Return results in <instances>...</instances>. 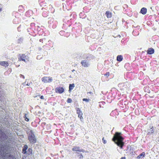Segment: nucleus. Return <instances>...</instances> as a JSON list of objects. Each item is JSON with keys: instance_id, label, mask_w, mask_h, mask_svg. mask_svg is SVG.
Instances as JSON below:
<instances>
[{"instance_id": "obj_1", "label": "nucleus", "mask_w": 159, "mask_h": 159, "mask_svg": "<svg viewBox=\"0 0 159 159\" xmlns=\"http://www.w3.org/2000/svg\"><path fill=\"white\" fill-rule=\"evenodd\" d=\"M81 59H83L80 62L82 66L84 67H88L90 66V63L89 61L94 58V56L89 53H84L80 56Z\"/></svg>"}, {"instance_id": "obj_2", "label": "nucleus", "mask_w": 159, "mask_h": 159, "mask_svg": "<svg viewBox=\"0 0 159 159\" xmlns=\"http://www.w3.org/2000/svg\"><path fill=\"white\" fill-rule=\"evenodd\" d=\"M122 134L121 133L116 132L114 135L112 140L114 142L117 146L122 149L124 144L123 142L124 138L121 136Z\"/></svg>"}, {"instance_id": "obj_3", "label": "nucleus", "mask_w": 159, "mask_h": 159, "mask_svg": "<svg viewBox=\"0 0 159 159\" xmlns=\"http://www.w3.org/2000/svg\"><path fill=\"white\" fill-rule=\"evenodd\" d=\"M42 15L44 17H47L49 13H53L54 9L51 5H49L46 7H43L41 9Z\"/></svg>"}, {"instance_id": "obj_4", "label": "nucleus", "mask_w": 159, "mask_h": 159, "mask_svg": "<svg viewBox=\"0 0 159 159\" xmlns=\"http://www.w3.org/2000/svg\"><path fill=\"white\" fill-rule=\"evenodd\" d=\"M26 129L25 131L28 134V139L30 143L33 144L35 143L36 142V139L33 132L28 128H26Z\"/></svg>"}, {"instance_id": "obj_5", "label": "nucleus", "mask_w": 159, "mask_h": 159, "mask_svg": "<svg viewBox=\"0 0 159 159\" xmlns=\"http://www.w3.org/2000/svg\"><path fill=\"white\" fill-rule=\"evenodd\" d=\"M7 152V150L0 146V157L3 159H9L10 154Z\"/></svg>"}, {"instance_id": "obj_6", "label": "nucleus", "mask_w": 159, "mask_h": 159, "mask_svg": "<svg viewBox=\"0 0 159 159\" xmlns=\"http://www.w3.org/2000/svg\"><path fill=\"white\" fill-rule=\"evenodd\" d=\"M48 23L49 28L54 29L57 27V22L56 20H54V18H51L48 19Z\"/></svg>"}, {"instance_id": "obj_7", "label": "nucleus", "mask_w": 159, "mask_h": 159, "mask_svg": "<svg viewBox=\"0 0 159 159\" xmlns=\"http://www.w3.org/2000/svg\"><path fill=\"white\" fill-rule=\"evenodd\" d=\"M20 61H24L26 62L29 61V57L27 55H25V54H22L20 57L19 58Z\"/></svg>"}, {"instance_id": "obj_8", "label": "nucleus", "mask_w": 159, "mask_h": 159, "mask_svg": "<svg viewBox=\"0 0 159 159\" xmlns=\"http://www.w3.org/2000/svg\"><path fill=\"white\" fill-rule=\"evenodd\" d=\"M30 29H32L33 31H39L40 30V28L38 26H35L34 23H31L30 24Z\"/></svg>"}, {"instance_id": "obj_9", "label": "nucleus", "mask_w": 159, "mask_h": 159, "mask_svg": "<svg viewBox=\"0 0 159 159\" xmlns=\"http://www.w3.org/2000/svg\"><path fill=\"white\" fill-rule=\"evenodd\" d=\"M42 80L44 83L51 82L52 81V79L49 77H44L42 78Z\"/></svg>"}, {"instance_id": "obj_10", "label": "nucleus", "mask_w": 159, "mask_h": 159, "mask_svg": "<svg viewBox=\"0 0 159 159\" xmlns=\"http://www.w3.org/2000/svg\"><path fill=\"white\" fill-rule=\"evenodd\" d=\"M55 91L56 93L61 94L64 92V89L62 87H58L55 89Z\"/></svg>"}, {"instance_id": "obj_11", "label": "nucleus", "mask_w": 159, "mask_h": 159, "mask_svg": "<svg viewBox=\"0 0 159 159\" xmlns=\"http://www.w3.org/2000/svg\"><path fill=\"white\" fill-rule=\"evenodd\" d=\"M39 2L40 6L43 7H46L48 5H47V4L44 0H39Z\"/></svg>"}, {"instance_id": "obj_12", "label": "nucleus", "mask_w": 159, "mask_h": 159, "mask_svg": "<svg viewBox=\"0 0 159 159\" xmlns=\"http://www.w3.org/2000/svg\"><path fill=\"white\" fill-rule=\"evenodd\" d=\"M72 150L73 151H78L80 152H85V151L82 149H81L80 147L75 146L72 148Z\"/></svg>"}, {"instance_id": "obj_13", "label": "nucleus", "mask_w": 159, "mask_h": 159, "mask_svg": "<svg viewBox=\"0 0 159 159\" xmlns=\"http://www.w3.org/2000/svg\"><path fill=\"white\" fill-rule=\"evenodd\" d=\"M7 138V136L6 134L2 132L1 130L0 129V139H5Z\"/></svg>"}, {"instance_id": "obj_14", "label": "nucleus", "mask_w": 159, "mask_h": 159, "mask_svg": "<svg viewBox=\"0 0 159 159\" xmlns=\"http://www.w3.org/2000/svg\"><path fill=\"white\" fill-rule=\"evenodd\" d=\"M77 113L78 114V116L80 119L81 120L83 119V117L82 116L83 113L82 111L80 110L79 108H78L77 109Z\"/></svg>"}, {"instance_id": "obj_15", "label": "nucleus", "mask_w": 159, "mask_h": 159, "mask_svg": "<svg viewBox=\"0 0 159 159\" xmlns=\"http://www.w3.org/2000/svg\"><path fill=\"white\" fill-rule=\"evenodd\" d=\"M150 129H148L147 131V134L151 135L154 133V129L153 126H152L151 127H150Z\"/></svg>"}, {"instance_id": "obj_16", "label": "nucleus", "mask_w": 159, "mask_h": 159, "mask_svg": "<svg viewBox=\"0 0 159 159\" xmlns=\"http://www.w3.org/2000/svg\"><path fill=\"white\" fill-rule=\"evenodd\" d=\"M147 12V8L145 7H143L141 9L140 13L143 15H145L146 14Z\"/></svg>"}, {"instance_id": "obj_17", "label": "nucleus", "mask_w": 159, "mask_h": 159, "mask_svg": "<svg viewBox=\"0 0 159 159\" xmlns=\"http://www.w3.org/2000/svg\"><path fill=\"white\" fill-rule=\"evenodd\" d=\"M154 52V50L152 48H148L147 51V52L148 54L151 55L153 54Z\"/></svg>"}, {"instance_id": "obj_18", "label": "nucleus", "mask_w": 159, "mask_h": 159, "mask_svg": "<svg viewBox=\"0 0 159 159\" xmlns=\"http://www.w3.org/2000/svg\"><path fill=\"white\" fill-rule=\"evenodd\" d=\"M13 16H14L15 18H19V16H20V14L17 12L14 11L12 13Z\"/></svg>"}, {"instance_id": "obj_19", "label": "nucleus", "mask_w": 159, "mask_h": 159, "mask_svg": "<svg viewBox=\"0 0 159 159\" xmlns=\"http://www.w3.org/2000/svg\"><path fill=\"white\" fill-rule=\"evenodd\" d=\"M20 21V19L18 18H15L13 20V22L14 24H17Z\"/></svg>"}, {"instance_id": "obj_20", "label": "nucleus", "mask_w": 159, "mask_h": 159, "mask_svg": "<svg viewBox=\"0 0 159 159\" xmlns=\"http://www.w3.org/2000/svg\"><path fill=\"white\" fill-rule=\"evenodd\" d=\"M28 148V146L25 145L24 146L23 148L22 149V152L24 154H26L27 153L26 150Z\"/></svg>"}, {"instance_id": "obj_21", "label": "nucleus", "mask_w": 159, "mask_h": 159, "mask_svg": "<svg viewBox=\"0 0 159 159\" xmlns=\"http://www.w3.org/2000/svg\"><path fill=\"white\" fill-rule=\"evenodd\" d=\"M0 64L2 66L5 67L7 66L8 65V63L7 61H2L0 62Z\"/></svg>"}, {"instance_id": "obj_22", "label": "nucleus", "mask_w": 159, "mask_h": 159, "mask_svg": "<svg viewBox=\"0 0 159 159\" xmlns=\"http://www.w3.org/2000/svg\"><path fill=\"white\" fill-rule=\"evenodd\" d=\"M105 15L108 18H111L112 16V14L109 11H107L106 12Z\"/></svg>"}, {"instance_id": "obj_23", "label": "nucleus", "mask_w": 159, "mask_h": 159, "mask_svg": "<svg viewBox=\"0 0 159 159\" xmlns=\"http://www.w3.org/2000/svg\"><path fill=\"white\" fill-rule=\"evenodd\" d=\"M46 45L49 46L51 47H52L53 46V43L51 40L48 41V42L46 43Z\"/></svg>"}, {"instance_id": "obj_24", "label": "nucleus", "mask_w": 159, "mask_h": 159, "mask_svg": "<svg viewBox=\"0 0 159 159\" xmlns=\"http://www.w3.org/2000/svg\"><path fill=\"white\" fill-rule=\"evenodd\" d=\"M75 87V85L74 84H70L69 86V92L70 93L72 90Z\"/></svg>"}, {"instance_id": "obj_25", "label": "nucleus", "mask_w": 159, "mask_h": 159, "mask_svg": "<svg viewBox=\"0 0 159 159\" xmlns=\"http://www.w3.org/2000/svg\"><path fill=\"white\" fill-rule=\"evenodd\" d=\"M117 60L119 62H120L121 61L123 60V57L122 55H118L117 57Z\"/></svg>"}, {"instance_id": "obj_26", "label": "nucleus", "mask_w": 159, "mask_h": 159, "mask_svg": "<svg viewBox=\"0 0 159 159\" xmlns=\"http://www.w3.org/2000/svg\"><path fill=\"white\" fill-rule=\"evenodd\" d=\"M145 152H142L141 154H139L138 157H137V159H139L141 157H143L145 156Z\"/></svg>"}, {"instance_id": "obj_27", "label": "nucleus", "mask_w": 159, "mask_h": 159, "mask_svg": "<svg viewBox=\"0 0 159 159\" xmlns=\"http://www.w3.org/2000/svg\"><path fill=\"white\" fill-rule=\"evenodd\" d=\"M32 149L31 148H29L28 149L27 153L26 154L28 155H30L31 154H32Z\"/></svg>"}, {"instance_id": "obj_28", "label": "nucleus", "mask_w": 159, "mask_h": 159, "mask_svg": "<svg viewBox=\"0 0 159 159\" xmlns=\"http://www.w3.org/2000/svg\"><path fill=\"white\" fill-rule=\"evenodd\" d=\"M139 34V33L137 31L134 30L132 32V34L134 36H137Z\"/></svg>"}, {"instance_id": "obj_29", "label": "nucleus", "mask_w": 159, "mask_h": 159, "mask_svg": "<svg viewBox=\"0 0 159 159\" xmlns=\"http://www.w3.org/2000/svg\"><path fill=\"white\" fill-rule=\"evenodd\" d=\"M23 38L22 37H20L17 40V42L18 43H20L23 42Z\"/></svg>"}, {"instance_id": "obj_30", "label": "nucleus", "mask_w": 159, "mask_h": 159, "mask_svg": "<svg viewBox=\"0 0 159 159\" xmlns=\"http://www.w3.org/2000/svg\"><path fill=\"white\" fill-rule=\"evenodd\" d=\"M105 104V102L102 101L99 102V106L100 108L103 107V106Z\"/></svg>"}, {"instance_id": "obj_31", "label": "nucleus", "mask_w": 159, "mask_h": 159, "mask_svg": "<svg viewBox=\"0 0 159 159\" xmlns=\"http://www.w3.org/2000/svg\"><path fill=\"white\" fill-rule=\"evenodd\" d=\"M68 103H70L72 102V100L70 98H68L66 101Z\"/></svg>"}, {"instance_id": "obj_32", "label": "nucleus", "mask_w": 159, "mask_h": 159, "mask_svg": "<svg viewBox=\"0 0 159 159\" xmlns=\"http://www.w3.org/2000/svg\"><path fill=\"white\" fill-rule=\"evenodd\" d=\"M26 114H25V115L24 117L25 119V120L27 121H28L29 120V119L26 117Z\"/></svg>"}, {"instance_id": "obj_33", "label": "nucleus", "mask_w": 159, "mask_h": 159, "mask_svg": "<svg viewBox=\"0 0 159 159\" xmlns=\"http://www.w3.org/2000/svg\"><path fill=\"white\" fill-rule=\"evenodd\" d=\"M11 159H18V158L15 156L11 155Z\"/></svg>"}, {"instance_id": "obj_34", "label": "nucleus", "mask_w": 159, "mask_h": 159, "mask_svg": "<svg viewBox=\"0 0 159 159\" xmlns=\"http://www.w3.org/2000/svg\"><path fill=\"white\" fill-rule=\"evenodd\" d=\"M59 34L61 35H64L65 34V32L64 31H61L59 33Z\"/></svg>"}, {"instance_id": "obj_35", "label": "nucleus", "mask_w": 159, "mask_h": 159, "mask_svg": "<svg viewBox=\"0 0 159 159\" xmlns=\"http://www.w3.org/2000/svg\"><path fill=\"white\" fill-rule=\"evenodd\" d=\"M43 48H44V49H50V48L49 47H48L47 46H46V45H43Z\"/></svg>"}, {"instance_id": "obj_36", "label": "nucleus", "mask_w": 159, "mask_h": 159, "mask_svg": "<svg viewBox=\"0 0 159 159\" xmlns=\"http://www.w3.org/2000/svg\"><path fill=\"white\" fill-rule=\"evenodd\" d=\"M83 101H86L87 102H89L90 101L89 99H87V98H83Z\"/></svg>"}, {"instance_id": "obj_37", "label": "nucleus", "mask_w": 159, "mask_h": 159, "mask_svg": "<svg viewBox=\"0 0 159 159\" xmlns=\"http://www.w3.org/2000/svg\"><path fill=\"white\" fill-rule=\"evenodd\" d=\"M78 157L80 159H82L83 158V156L81 154H80L78 155Z\"/></svg>"}, {"instance_id": "obj_38", "label": "nucleus", "mask_w": 159, "mask_h": 159, "mask_svg": "<svg viewBox=\"0 0 159 159\" xmlns=\"http://www.w3.org/2000/svg\"><path fill=\"white\" fill-rule=\"evenodd\" d=\"M102 140L103 143L104 144H106L107 143V141L104 139V138H103L102 139Z\"/></svg>"}, {"instance_id": "obj_39", "label": "nucleus", "mask_w": 159, "mask_h": 159, "mask_svg": "<svg viewBox=\"0 0 159 159\" xmlns=\"http://www.w3.org/2000/svg\"><path fill=\"white\" fill-rule=\"evenodd\" d=\"M110 75V73L109 72H106V74L105 75V76L108 77Z\"/></svg>"}, {"instance_id": "obj_40", "label": "nucleus", "mask_w": 159, "mask_h": 159, "mask_svg": "<svg viewBox=\"0 0 159 159\" xmlns=\"http://www.w3.org/2000/svg\"><path fill=\"white\" fill-rule=\"evenodd\" d=\"M42 57H40V56H38L37 57V59H40L41 58H42Z\"/></svg>"}, {"instance_id": "obj_41", "label": "nucleus", "mask_w": 159, "mask_h": 159, "mask_svg": "<svg viewBox=\"0 0 159 159\" xmlns=\"http://www.w3.org/2000/svg\"><path fill=\"white\" fill-rule=\"evenodd\" d=\"M20 78H22L23 79H25V76L24 75L21 74H20Z\"/></svg>"}, {"instance_id": "obj_42", "label": "nucleus", "mask_w": 159, "mask_h": 159, "mask_svg": "<svg viewBox=\"0 0 159 159\" xmlns=\"http://www.w3.org/2000/svg\"><path fill=\"white\" fill-rule=\"evenodd\" d=\"M20 25L19 26H18L17 28V30L18 31L20 32L21 31L20 30Z\"/></svg>"}, {"instance_id": "obj_43", "label": "nucleus", "mask_w": 159, "mask_h": 159, "mask_svg": "<svg viewBox=\"0 0 159 159\" xmlns=\"http://www.w3.org/2000/svg\"><path fill=\"white\" fill-rule=\"evenodd\" d=\"M43 40H45L44 39H39V42H42L43 43Z\"/></svg>"}, {"instance_id": "obj_44", "label": "nucleus", "mask_w": 159, "mask_h": 159, "mask_svg": "<svg viewBox=\"0 0 159 159\" xmlns=\"http://www.w3.org/2000/svg\"><path fill=\"white\" fill-rule=\"evenodd\" d=\"M42 49V48L41 47H39L38 48V50H39V51H40Z\"/></svg>"}, {"instance_id": "obj_45", "label": "nucleus", "mask_w": 159, "mask_h": 159, "mask_svg": "<svg viewBox=\"0 0 159 159\" xmlns=\"http://www.w3.org/2000/svg\"><path fill=\"white\" fill-rule=\"evenodd\" d=\"M40 98L41 99H43L44 98V97L43 96H41L40 97Z\"/></svg>"}, {"instance_id": "obj_46", "label": "nucleus", "mask_w": 159, "mask_h": 159, "mask_svg": "<svg viewBox=\"0 0 159 159\" xmlns=\"http://www.w3.org/2000/svg\"><path fill=\"white\" fill-rule=\"evenodd\" d=\"M88 93L93 94V93L92 92H90L87 93V94H88Z\"/></svg>"}, {"instance_id": "obj_47", "label": "nucleus", "mask_w": 159, "mask_h": 159, "mask_svg": "<svg viewBox=\"0 0 159 159\" xmlns=\"http://www.w3.org/2000/svg\"><path fill=\"white\" fill-rule=\"evenodd\" d=\"M120 159H125V157H122Z\"/></svg>"}, {"instance_id": "obj_48", "label": "nucleus", "mask_w": 159, "mask_h": 159, "mask_svg": "<svg viewBox=\"0 0 159 159\" xmlns=\"http://www.w3.org/2000/svg\"><path fill=\"white\" fill-rule=\"evenodd\" d=\"M72 16V14H70V19H72V18H71V16Z\"/></svg>"}, {"instance_id": "obj_49", "label": "nucleus", "mask_w": 159, "mask_h": 159, "mask_svg": "<svg viewBox=\"0 0 159 159\" xmlns=\"http://www.w3.org/2000/svg\"><path fill=\"white\" fill-rule=\"evenodd\" d=\"M75 16H76V15H75V14H74V15H73V18H74V17Z\"/></svg>"}, {"instance_id": "obj_50", "label": "nucleus", "mask_w": 159, "mask_h": 159, "mask_svg": "<svg viewBox=\"0 0 159 159\" xmlns=\"http://www.w3.org/2000/svg\"><path fill=\"white\" fill-rule=\"evenodd\" d=\"M30 85V84H29L28 83H27V84H26V85L27 86H29Z\"/></svg>"}, {"instance_id": "obj_51", "label": "nucleus", "mask_w": 159, "mask_h": 159, "mask_svg": "<svg viewBox=\"0 0 159 159\" xmlns=\"http://www.w3.org/2000/svg\"><path fill=\"white\" fill-rule=\"evenodd\" d=\"M2 10V8L0 7V11H1Z\"/></svg>"}, {"instance_id": "obj_52", "label": "nucleus", "mask_w": 159, "mask_h": 159, "mask_svg": "<svg viewBox=\"0 0 159 159\" xmlns=\"http://www.w3.org/2000/svg\"><path fill=\"white\" fill-rule=\"evenodd\" d=\"M27 30H28V32H30V31L29 30V28L27 29Z\"/></svg>"}, {"instance_id": "obj_53", "label": "nucleus", "mask_w": 159, "mask_h": 159, "mask_svg": "<svg viewBox=\"0 0 159 159\" xmlns=\"http://www.w3.org/2000/svg\"><path fill=\"white\" fill-rule=\"evenodd\" d=\"M75 70H73L72 71L74 72Z\"/></svg>"}, {"instance_id": "obj_54", "label": "nucleus", "mask_w": 159, "mask_h": 159, "mask_svg": "<svg viewBox=\"0 0 159 159\" xmlns=\"http://www.w3.org/2000/svg\"><path fill=\"white\" fill-rule=\"evenodd\" d=\"M62 152H63V151H61V153H62Z\"/></svg>"}, {"instance_id": "obj_55", "label": "nucleus", "mask_w": 159, "mask_h": 159, "mask_svg": "<svg viewBox=\"0 0 159 159\" xmlns=\"http://www.w3.org/2000/svg\"><path fill=\"white\" fill-rule=\"evenodd\" d=\"M22 7V6H19V8H20V7Z\"/></svg>"}, {"instance_id": "obj_56", "label": "nucleus", "mask_w": 159, "mask_h": 159, "mask_svg": "<svg viewBox=\"0 0 159 159\" xmlns=\"http://www.w3.org/2000/svg\"><path fill=\"white\" fill-rule=\"evenodd\" d=\"M25 83H26V82H25L24 83H23V84H25Z\"/></svg>"}, {"instance_id": "obj_57", "label": "nucleus", "mask_w": 159, "mask_h": 159, "mask_svg": "<svg viewBox=\"0 0 159 159\" xmlns=\"http://www.w3.org/2000/svg\"><path fill=\"white\" fill-rule=\"evenodd\" d=\"M113 131V130H112L111 131V132H112Z\"/></svg>"}, {"instance_id": "obj_58", "label": "nucleus", "mask_w": 159, "mask_h": 159, "mask_svg": "<svg viewBox=\"0 0 159 159\" xmlns=\"http://www.w3.org/2000/svg\"><path fill=\"white\" fill-rule=\"evenodd\" d=\"M113 131V130H112L111 131V132H112Z\"/></svg>"}, {"instance_id": "obj_59", "label": "nucleus", "mask_w": 159, "mask_h": 159, "mask_svg": "<svg viewBox=\"0 0 159 159\" xmlns=\"http://www.w3.org/2000/svg\"><path fill=\"white\" fill-rule=\"evenodd\" d=\"M113 131V130H112L111 131V132H112Z\"/></svg>"}, {"instance_id": "obj_60", "label": "nucleus", "mask_w": 159, "mask_h": 159, "mask_svg": "<svg viewBox=\"0 0 159 159\" xmlns=\"http://www.w3.org/2000/svg\"><path fill=\"white\" fill-rule=\"evenodd\" d=\"M113 131V130H112L111 131V132H112Z\"/></svg>"}, {"instance_id": "obj_61", "label": "nucleus", "mask_w": 159, "mask_h": 159, "mask_svg": "<svg viewBox=\"0 0 159 159\" xmlns=\"http://www.w3.org/2000/svg\"><path fill=\"white\" fill-rule=\"evenodd\" d=\"M48 10H45L46 11H47Z\"/></svg>"}, {"instance_id": "obj_62", "label": "nucleus", "mask_w": 159, "mask_h": 159, "mask_svg": "<svg viewBox=\"0 0 159 159\" xmlns=\"http://www.w3.org/2000/svg\"><path fill=\"white\" fill-rule=\"evenodd\" d=\"M133 0H131V1H133Z\"/></svg>"}]
</instances>
